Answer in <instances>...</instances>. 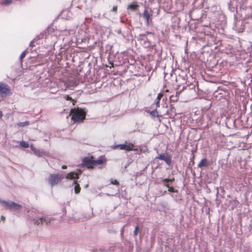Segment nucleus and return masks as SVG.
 Masks as SVG:
<instances>
[{"label":"nucleus","instance_id":"obj_1","mask_svg":"<svg viewBox=\"0 0 252 252\" xmlns=\"http://www.w3.org/2000/svg\"><path fill=\"white\" fill-rule=\"evenodd\" d=\"M71 119L75 123H82L85 119L86 113L84 109L77 108L72 109L70 111Z\"/></svg>","mask_w":252,"mask_h":252},{"label":"nucleus","instance_id":"obj_2","mask_svg":"<svg viewBox=\"0 0 252 252\" xmlns=\"http://www.w3.org/2000/svg\"><path fill=\"white\" fill-rule=\"evenodd\" d=\"M64 178V176L61 174H51L48 178V181L50 185L53 187L59 183Z\"/></svg>","mask_w":252,"mask_h":252},{"label":"nucleus","instance_id":"obj_3","mask_svg":"<svg viewBox=\"0 0 252 252\" xmlns=\"http://www.w3.org/2000/svg\"><path fill=\"white\" fill-rule=\"evenodd\" d=\"M2 203L4 206L7 209L12 211L19 210L22 208V206L19 204L16 203L14 202H7L3 201Z\"/></svg>","mask_w":252,"mask_h":252},{"label":"nucleus","instance_id":"obj_4","mask_svg":"<svg viewBox=\"0 0 252 252\" xmlns=\"http://www.w3.org/2000/svg\"><path fill=\"white\" fill-rule=\"evenodd\" d=\"M93 157H85L82 160V164L88 168H93L94 167Z\"/></svg>","mask_w":252,"mask_h":252},{"label":"nucleus","instance_id":"obj_5","mask_svg":"<svg viewBox=\"0 0 252 252\" xmlns=\"http://www.w3.org/2000/svg\"><path fill=\"white\" fill-rule=\"evenodd\" d=\"M9 90V87L8 85L0 82V96L3 97L7 95Z\"/></svg>","mask_w":252,"mask_h":252},{"label":"nucleus","instance_id":"obj_6","mask_svg":"<svg viewBox=\"0 0 252 252\" xmlns=\"http://www.w3.org/2000/svg\"><path fill=\"white\" fill-rule=\"evenodd\" d=\"M155 159H159L164 160L167 165H170L172 162L171 157L168 154H161L158 156L156 157Z\"/></svg>","mask_w":252,"mask_h":252},{"label":"nucleus","instance_id":"obj_7","mask_svg":"<svg viewBox=\"0 0 252 252\" xmlns=\"http://www.w3.org/2000/svg\"><path fill=\"white\" fill-rule=\"evenodd\" d=\"M134 145L132 144L129 143L128 144H118L115 146V148H119L121 150H126L127 151H130L133 150Z\"/></svg>","mask_w":252,"mask_h":252},{"label":"nucleus","instance_id":"obj_8","mask_svg":"<svg viewBox=\"0 0 252 252\" xmlns=\"http://www.w3.org/2000/svg\"><path fill=\"white\" fill-rule=\"evenodd\" d=\"M51 220L49 217H43L39 218L38 220L33 219V221L35 224L37 225H39L40 224H42L44 222H45L46 224H48L50 222Z\"/></svg>","mask_w":252,"mask_h":252},{"label":"nucleus","instance_id":"obj_9","mask_svg":"<svg viewBox=\"0 0 252 252\" xmlns=\"http://www.w3.org/2000/svg\"><path fill=\"white\" fill-rule=\"evenodd\" d=\"M30 148L33 153L39 157H42L45 155V152L36 149L32 145H31Z\"/></svg>","mask_w":252,"mask_h":252},{"label":"nucleus","instance_id":"obj_10","mask_svg":"<svg viewBox=\"0 0 252 252\" xmlns=\"http://www.w3.org/2000/svg\"><path fill=\"white\" fill-rule=\"evenodd\" d=\"M81 173V172H80L79 173H75L74 172H70L66 175V178L67 179H78L79 178V174H80Z\"/></svg>","mask_w":252,"mask_h":252},{"label":"nucleus","instance_id":"obj_11","mask_svg":"<svg viewBox=\"0 0 252 252\" xmlns=\"http://www.w3.org/2000/svg\"><path fill=\"white\" fill-rule=\"evenodd\" d=\"M140 16H143V17L145 18V19L146 21V24L147 25H149V20L152 16L151 14H149L148 10L145 9L143 12V14H142Z\"/></svg>","mask_w":252,"mask_h":252},{"label":"nucleus","instance_id":"obj_12","mask_svg":"<svg viewBox=\"0 0 252 252\" xmlns=\"http://www.w3.org/2000/svg\"><path fill=\"white\" fill-rule=\"evenodd\" d=\"M138 7L139 5L136 2H133L127 6V9L134 11L136 10Z\"/></svg>","mask_w":252,"mask_h":252},{"label":"nucleus","instance_id":"obj_13","mask_svg":"<svg viewBox=\"0 0 252 252\" xmlns=\"http://www.w3.org/2000/svg\"><path fill=\"white\" fill-rule=\"evenodd\" d=\"M104 160V159L102 157H100L98 159L96 160H94V166L97 165L102 164Z\"/></svg>","mask_w":252,"mask_h":252},{"label":"nucleus","instance_id":"obj_14","mask_svg":"<svg viewBox=\"0 0 252 252\" xmlns=\"http://www.w3.org/2000/svg\"><path fill=\"white\" fill-rule=\"evenodd\" d=\"M208 164L207 159L206 158H203L199 162L198 164V166L199 167H205L207 166Z\"/></svg>","mask_w":252,"mask_h":252},{"label":"nucleus","instance_id":"obj_15","mask_svg":"<svg viewBox=\"0 0 252 252\" xmlns=\"http://www.w3.org/2000/svg\"><path fill=\"white\" fill-rule=\"evenodd\" d=\"M74 184L75 185L74 187V191L76 193H78L80 191L81 188L78 184L77 183L76 181H74L73 182Z\"/></svg>","mask_w":252,"mask_h":252},{"label":"nucleus","instance_id":"obj_16","mask_svg":"<svg viewBox=\"0 0 252 252\" xmlns=\"http://www.w3.org/2000/svg\"><path fill=\"white\" fill-rule=\"evenodd\" d=\"M30 125V122L29 121H26L24 122H19L17 123V126H19L24 127L25 126H27Z\"/></svg>","mask_w":252,"mask_h":252},{"label":"nucleus","instance_id":"obj_17","mask_svg":"<svg viewBox=\"0 0 252 252\" xmlns=\"http://www.w3.org/2000/svg\"><path fill=\"white\" fill-rule=\"evenodd\" d=\"M20 145L21 147H23V148H25L29 147V143L28 142H26V141H21L20 142Z\"/></svg>","mask_w":252,"mask_h":252},{"label":"nucleus","instance_id":"obj_18","mask_svg":"<svg viewBox=\"0 0 252 252\" xmlns=\"http://www.w3.org/2000/svg\"><path fill=\"white\" fill-rule=\"evenodd\" d=\"M150 114L153 117H158V112L157 109H155L153 111L150 112Z\"/></svg>","mask_w":252,"mask_h":252},{"label":"nucleus","instance_id":"obj_19","mask_svg":"<svg viewBox=\"0 0 252 252\" xmlns=\"http://www.w3.org/2000/svg\"><path fill=\"white\" fill-rule=\"evenodd\" d=\"M12 0H4L2 1L1 3L2 5H7L10 4L12 2Z\"/></svg>","mask_w":252,"mask_h":252},{"label":"nucleus","instance_id":"obj_20","mask_svg":"<svg viewBox=\"0 0 252 252\" xmlns=\"http://www.w3.org/2000/svg\"><path fill=\"white\" fill-rule=\"evenodd\" d=\"M174 181V178H173L172 179H164L162 180V183H164V182H173Z\"/></svg>","mask_w":252,"mask_h":252},{"label":"nucleus","instance_id":"obj_21","mask_svg":"<svg viewBox=\"0 0 252 252\" xmlns=\"http://www.w3.org/2000/svg\"><path fill=\"white\" fill-rule=\"evenodd\" d=\"M170 99H171V101L176 102L178 100V96H177V95H176L175 96L171 95L170 96Z\"/></svg>","mask_w":252,"mask_h":252},{"label":"nucleus","instance_id":"obj_22","mask_svg":"<svg viewBox=\"0 0 252 252\" xmlns=\"http://www.w3.org/2000/svg\"><path fill=\"white\" fill-rule=\"evenodd\" d=\"M26 55V51H23L22 54H21L20 56V60L21 61L22 60V59L25 58V56Z\"/></svg>","mask_w":252,"mask_h":252},{"label":"nucleus","instance_id":"obj_23","mask_svg":"<svg viewBox=\"0 0 252 252\" xmlns=\"http://www.w3.org/2000/svg\"><path fill=\"white\" fill-rule=\"evenodd\" d=\"M168 191H169L170 192H176V190H175L174 188L172 187H170V186H169V187H168Z\"/></svg>","mask_w":252,"mask_h":252},{"label":"nucleus","instance_id":"obj_24","mask_svg":"<svg viewBox=\"0 0 252 252\" xmlns=\"http://www.w3.org/2000/svg\"><path fill=\"white\" fill-rule=\"evenodd\" d=\"M111 183L112 184L115 185H119V182L116 180L111 179Z\"/></svg>","mask_w":252,"mask_h":252},{"label":"nucleus","instance_id":"obj_25","mask_svg":"<svg viewBox=\"0 0 252 252\" xmlns=\"http://www.w3.org/2000/svg\"><path fill=\"white\" fill-rule=\"evenodd\" d=\"M139 227L138 226H137L134 229V231L133 232L134 236H137L138 234V230Z\"/></svg>","mask_w":252,"mask_h":252},{"label":"nucleus","instance_id":"obj_26","mask_svg":"<svg viewBox=\"0 0 252 252\" xmlns=\"http://www.w3.org/2000/svg\"><path fill=\"white\" fill-rule=\"evenodd\" d=\"M63 98H65L66 100H72V98L71 97H70L68 95H64L63 96Z\"/></svg>","mask_w":252,"mask_h":252},{"label":"nucleus","instance_id":"obj_27","mask_svg":"<svg viewBox=\"0 0 252 252\" xmlns=\"http://www.w3.org/2000/svg\"><path fill=\"white\" fill-rule=\"evenodd\" d=\"M155 103L157 108L159 107L160 106V101H159L156 99L155 101Z\"/></svg>","mask_w":252,"mask_h":252},{"label":"nucleus","instance_id":"obj_28","mask_svg":"<svg viewBox=\"0 0 252 252\" xmlns=\"http://www.w3.org/2000/svg\"><path fill=\"white\" fill-rule=\"evenodd\" d=\"M228 4L229 8H231V7L234 5V1H232V0L231 1L230 0V1L228 2Z\"/></svg>","mask_w":252,"mask_h":252},{"label":"nucleus","instance_id":"obj_29","mask_svg":"<svg viewBox=\"0 0 252 252\" xmlns=\"http://www.w3.org/2000/svg\"><path fill=\"white\" fill-rule=\"evenodd\" d=\"M112 11L115 13L117 11V6H114L112 8Z\"/></svg>","mask_w":252,"mask_h":252},{"label":"nucleus","instance_id":"obj_30","mask_svg":"<svg viewBox=\"0 0 252 252\" xmlns=\"http://www.w3.org/2000/svg\"><path fill=\"white\" fill-rule=\"evenodd\" d=\"M162 96H163V94L161 93H159L157 97L161 99Z\"/></svg>","mask_w":252,"mask_h":252},{"label":"nucleus","instance_id":"obj_31","mask_svg":"<svg viewBox=\"0 0 252 252\" xmlns=\"http://www.w3.org/2000/svg\"><path fill=\"white\" fill-rule=\"evenodd\" d=\"M166 187H169V184H168V182H164V183H162Z\"/></svg>","mask_w":252,"mask_h":252},{"label":"nucleus","instance_id":"obj_32","mask_svg":"<svg viewBox=\"0 0 252 252\" xmlns=\"http://www.w3.org/2000/svg\"><path fill=\"white\" fill-rule=\"evenodd\" d=\"M2 113L1 110H0V119L2 118Z\"/></svg>","mask_w":252,"mask_h":252},{"label":"nucleus","instance_id":"obj_33","mask_svg":"<svg viewBox=\"0 0 252 252\" xmlns=\"http://www.w3.org/2000/svg\"><path fill=\"white\" fill-rule=\"evenodd\" d=\"M67 168V166L66 165H63L62 166V168L64 169H66Z\"/></svg>","mask_w":252,"mask_h":252},{"label":"nucleus","instance_id":"obj_34","mask_svg":"<svg viewBox=\"0 0 252 252\" xmlns=\"http://www.w3.org/2000/svg\"><path fill=\"white\" fill-rule=\"evenodd\" d=\"M1 220H5V218H4L3 216H2L1 217Z\"/></svg>","mask_w":252,"mask_h":252},{"label":"nucleus","instance_id":"obj_35","mask_svg":"<svg viewBox=\"0 0 252 252\" xmlns=\"http://www.w3.org/2000/svg\"><path fill=\"white\" fill-rule=\"evenodd\" d=\"M117 32L119 34L121 33V30H119L117 31Z\"/></svg>","mask_w":252,"mask_h":252},{"label":"nucleus","instance_id":"obj_36","mask_svg":"<svg viewBox=\"0 0 252 252\" xmlns=\"http://www.w3.org/2000/svg\"><path fill=\"white\" fill-rule=\"evenodd\" d=\"M156 100H158V101H160V98H158V97H157V98H156Z\"/></svg>","mask_w":252,"mask_h":252},{"label":"nucleus","instance_id":"obj_37","mask_svg":"<svg viewBox=\"0 0 252 252\" xmlns=\"http://www.w3.org/2000/svg\"><path fill=\"white\" fill-rule=\"evenodd\" d=\"M32 42H31L30 46H32Z\"/></svg>","mask_w":252,"mask_h":252}]
</instances>
